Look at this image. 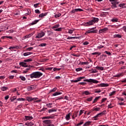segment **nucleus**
<instances>
[{
	"label": "nucleus",
	"instance_id": "nucleus-1",
	"mask_svg": "<svg viewBox=\"0 0 126 126\" xmlns=\"http://www.w3.org/2000/svg\"><path fill=\"white\" fill-rule=\"evenodd\" d=\"M43 73H41L39 71L33 72L31 74L29 75V77L31 78H40L41 76H42Z\"/></svg>",
	"mask_w": 126,
	"mask_h": 126
},
{
	"label": "nucleus",
	"instance_id": "nucleus-2",
	"mask_svg": "<svg viewBox=\"0 0 126 126\" xmlns=\"http://www.w3.org/2000/svg\"><path fill=\"white\" fill-rule=\"evenodd\" d=\"M96 27L91 28V29L88 30L86 32L85 34H90L91 33H97L98 32V30H95Z\"/></svg>",
	"mask_w": 126,
	"mask_h": 126
},
{
	"label": "nucleus",
	"instance_id": "nucleus-3",
	"mask_svg": "<svg viewBox=\"0 0 126 126\" xmlns=\"http://www.w3.org/2000/svg\"><path fill=\"white\" fill-rule=\"evenodd\" d=\"M84 81H86L87 82H89L90 83H95V84L99 83L98 81L93 79H85L84 80Z\"/></svg>",
	"mask_w": 126,
	"mask_h": 126
},
{
	"label": "nucleus",
	"instance_id": "nucleus-4",
	"mask_svg": "<svg viewBox=\"0 0 126 126\" xmlns=\"http://www.w3.org/2000/svg\"><path fill=\"white\" fill-rule=\"evenodd\" d=\"M104 115H106V111H103L102 112L98 113L94 117V119L95 121L97 120V118H100L102 117V116H104Z\"/></svg>",
	"mask_w": 126,
	"mask_h": 126
},
{
	"label": "nucleus",
	"instance_id": "nucleus-5",
	"mask_svg": "<svg viewBox=\"0 0 126 126\" xmlns=\"http://www.w3.org/2000/svg\"><path fill=\"white\" fill-rule=\"evenodd\" d=\"M43 126H55L53 124H51V120H44L43 121Z\"/></svg>",
	"mask_w": 126,
	"mask_h": 126
},
{
	"label": "nucleus",
	"instance_id": "nucleus-6",
	"mask_svg": "<svg viewBox=\"0 0 126 126\" xmlns=\"http://www.w3.org/2000/svg\"><path fill=\"white\" fill-rule=\"evenodd\" d=\"M45 33L44 32H41L37 34L35 38L40 39V38H42V37H44L45 36Z\"/></svg>",
	"mask_w": 126,
	"mask_h": 126
},
{
	"label": "nucleus",
	"instance_id": "nucleus-7",
	"mask_svg": "<svg viewBox=\"0 0 126 126\" xmlns=\"http://www.w3.org/2000/svg\"><path fill=\"white\" fill-rule=\"evenodd\" d=\"M37 99H38L37 97H33L32 98V96H28L27 97V101H28L29 102H31L33 100H37Z\"/></svg>",
	"mask_w": 126,
	"mask_h": 126
},
{
	"label": "nucleus",
	"instance_id": "nucleus-8",
	"mask_svg": "<svg viewBox=\"0 0 126 126\" xmlns=\"http://www.w3.org/2000/svg\"><path fill=\"white\" fill-rule=\"evenodd\" d=\"M84 78H85V77H80L78 78H77V80H73L71 81V82H79V81H81L82 79H84Z\"/></svg>",
	"mask_w": 126,
	"mask_h": 126
},
{
	"label": "nucleus",
	"instance_id": "nucleus-9",
	"mask_svg": "<svg viewBox=\"0 0 126 126\" xmlns=\"http://www.w3.org/2000/svg\"><path fill=\"white\" fill-rule=\"evenodd\" d=\"M94 24H93V22H92V20L91 21H89L88 22H86L84 24V26H91L92 25H94Z\"/></svg>",
	"mask_w": 126,
	"mask_h": 126
},
{
	"label": "nucleus",
	"instance_id": "nucleus-10",
	"mask_svg": "<svg viewBox=\"0 0 126 126\" xmlns=\"http://www.w3.org/2000/svg\"><path fill=\"white\" fill-rule=\"evenodd\" d=\"M20 65L21 66H23L24 67H28L29 65H27V63L24 62H20L19 63Z\"/></svg>",
	"mask_w": 126,
	"mask_h": 126
},
{
	"label": "nucleus",
	"instance_id": "nucleus-11",
	"mask_svg": "<svg viewBox=\"0 0 126 126\" xmlns=\"http://www.w3.org/2000/svg\"><path fill=\"white\" fill-rule=\"evenodd\" d=\"M92 22L94 24H95V23H98L99 22V18L93 17L92 19Z\"/></svg>",
	"mask_w": 126,
	"mask_h": 126
},
{
	"label": "nucleus",
	"instance_id": "nucleus-12",
	"mask_svg": "<svg viewBox=\"0 0 126 126\" xmlns=\"http://www.w3.org/2000/svg\"><path fill=\"white\" fill-rule=\"evenodd\" d=\"M108 30H109V29H108V28H105L99 30V32L101 33H105V32H106V31H108Z\"/></svg>",
	"mask_w": 126,
	"mask_h": 126
},
{
	"label": "nucleus",
	"instance_id": "nucleus-13",
	"mask_svg": "<svg viewBox=\"0 0 126 126\" xmlns=\"http://www.w3.org/2000/svg\"><path fill=\"white\" fill-rule=\"evenodd\" d=\"M78 11H83V10L80 8L74 9L71 11V12L75 13V12H78Z\"/></svg>",
	"mask_w": 126,
	"mask_h": 126
},
{
	"label": "nucleus",
	"instance_id": "nucleus-14",
	"mask_svg": "<svg viewBox=\"0 0 126 126\" xmlns=\"http://www.w3.org/2000/svg\"><path fill=\"white\" fill-rule=\"evenodd\" d=\"M80 37H77V36H68L67 38H66L67 40H72V39H74V40L76 39H79Z\"/></svg>",
	"mask_w": 126,
	"mask_h": 126
},
{
	"label": "nucleus",
	"instance_id": "nucleus-15",
	"mask_svg": "<svg viewBox=\"0 0 126 126\" xmlns=\"http://www.w3.org/2000/svg\"><path fill=\"white\" fill-rule=\"evenodd\" d=\"M111 4L112 5L111 6V8H113V9L116 8L117 7V2H111Z\"/></svg>",
	"mask_w": 126,
	"mask_h": 126
},
{
	"label": "nucleus",
	"instance_id": "nucleus-16",
	"mask_svg": "<svg viewBox=\"0 0 126 126\" xmlns=\"http://www.w3.org/2000/svg\"><path fill=\"white\" fill-rule=\"evenodd\" d=\"M28 89H29V90H30V91L34 90V89H36V86L32 85L30 87H29Z\"/></svg>",
	"mask_w": 126,
	"mask_h": 126
},
{
	"label": "nucleus",
	"instance_id": "nucleus-17",
	"mask_svg": "<svg viewBox=\"0 0 126 126\" xmlns=\"http://www.w3.org/2000/svg\"><path fill=\"white\" fill-rule=\"evenodd\" d=\"M122 37H123V35L122 34H114L113 35V37L114 38H118L119 39L122 38Z\"/></svg>",
	"mask_w": 126,
	"mask_h": 126
},
{
	"label": "nucleus",
	"instance_id": "nucleus-18",
	"mask_svg": "<svg viewBox=\"0 0 126 126\" xmlns=\"http://www.w3.org/2000/svg\"><path fill=\"white\" fill-rule=\"evenodd\" d=\"M98 86H100V87H108L109 86V84H105V83H101L98 85Z\"/></svg>",
	"mask_w": 126,
	"mask_h": 126
},
{
	"label": "nucleus",
	"instance_id": "nucleus-19",
	"mask_svg": "<svg viewBox=\"0 0 126 126\" xmlns=\"http://www.w3.org/2000/svg\"><path fill=\"white\" fill-rule=\"evenodd\" d=\"M124 75H125L124 73L122 72L117 74L115 76V77H121V76H124Z\"/></svg>",
	"mask_w": 126,
	"mask_h": 126
},
{
	"label": "nucleus",
	"instance_id": "nucleus-20",
	"mask_svg": "<svg viewBox=\"0 0 126 126\" xmlns=\"http://www.w3.org/2000/svg\"><path fill=\"white\" fill-rule=\"evenodd\" d=\"M39 20H35L31 23V25H35V24H37Z\"/></svg>",
	"mask_w": 126,
	"mask_h": 126
},
{
	"label": "nucleus",
	"instance_id": "nucleus-21",
	"mask_svg": "<svg viewBox=\"0 0 126 126\" xmlns=\"http://www.w3.org/2000/svg\"><path fill=\"white\" fill-rule=\"evenodd\" d=\"M31 66V65H29L28 68H26L25 70H23V73H27V72H28V70H30Z\"/></svg>",
	"mask_w": 126,
	"mask_h": 126
},
{
	"label": "nucleus",
	"instance_id": "nucleus-22",
	"mask_svg": "<svg viewBox=\"0 0 126 126\" xmlns=\"http://www.w3.org/2000/svg\"><path fill=\"white\" fill-rule=\"evenodd\" d=\"M70 119V113L67 114L65 116V119L66 121H69V119Z\"/></svg>",
	"mask_w": 126,
	"mask_h": 126
},
{
	"label": "nucleus",
	"instance_id": "nucleus-23",
	"mask_svg": "<svg viewBox=\"0 0 126 126\" xmlns=\"http://www.w3.org/2000/svg\"><path fill=\"white\" fill-rule=\"evenodd\" d=\"M95 68L98 70H104V67L102 66H97L95 67Z\"/></svg>",
	"mask_w": 126,
	"mask_h": 126
},
{
	"label": "nucleus",
	"instance_id": "nucleus-24",
	"mask_svg": "<svg viewBox=\"0 0 126 126\" xmlns=\"http://www.w3.org/2000/svg\"><path fill=\"white\" fill-rule=\"evenodd\" d=\"M25 118L27 120H33V117L32 116H25Z\"/></svg>",
	"mask_w": 126,
	"mask_h": 126
},
{
	"label": "nucleus",
	"instance_id": "nucleus-25",
	"mask_svg": "<svg viewBox=\"0 0 126 126\" xmlns=\"http://www.w3.org/2000/svg\"><path fill=\"white\" fill-rule=\"evenodd\" d=\"M83 95H90V92L88 91H84L82 93Z\"/></svg>",
	"mask_w": 126,
	"mask_h": 126
},
{
	"label": "nucleus",
	"instance_id": "nucleus-26",
	"mask_svg": "<svg viewBox=\"0 0 126 126\" xmlns=\"http://www.w3.org/2000/svg\"><path fill=\"white\" fill-rule=\"evenodd\" d=\"M100 96H96L95 99L93 101V103L94 104V103H96V102H97V101H98L99 99H100Z\"/></svg>",
	"mask_w": 126,
	"mask_h": 126
},
{
	"label": "nucleus",
	"instance_id": "nucleus-27",
	"mask_svg": "<svg viewBox=\"0 0 126 126\" xmlns=\"http://www.w3.org/2000/svg\"><path fill=\"white\" fill-rule=\"evenodd\" d=\"M54 117L47 116L42 118V120H49L50 119H53Z\"/></svg>",
	"mask_w": 126,
	"mask_h": 126
},
{
	"label": "nucleus",
	"instance_id": "nucleus-28",
	"mask_svg": "<svg viewBox=\"0 0 126 126\" xmlns=\"http://www.w3.org/2000/svg\"><path fill=\"white\" fill-rule=\"evenodd\" d=\"M25 125L26 126H34V124L33 123V122H28V123H26Z\"/></svg>",
	"mask_w": 126,
	"mask_h": 126
},
{
	"label": "nucleus",
	"instance_id": "nucleus-29",
	"mask_svg": "<svg viewBox=\"0 0 126 126\" xmlns=\"http://www.w3.org/2000/svg\"><path fill=\"white\" fill-rule=\"evenodd\" d=\"M32 54H33L32 52H26L24 53L23 56H24V57H26L27 56H29L30 55H32Z\"/></svg>",
	"mask_w": 126,
	"mask_h": 126
},
{
	"label": "nucleus",
	"instance_id": "nucleus-30",
	"mask_svg": "<svg viewBox=\"0 0 126 126\" xmlns=\"http://www.w3.org/2000/svg\"><path fill=\"white\" fill-rule=\"evenodd\" d=\"M121 8H126V3H121L119 5Z\"/></svg>",
	"mask_w": 126,
	"mask_h": 126
},
{
	"label": "nucleus",
	"instance_id": "nucleus-31",
	"mask_svg": "<svg viewBox=\"0 0 126 126\" xmlns=\"http://www.w3.org/2000/svg\"><path fill=\"white\" fill-rule=\"evenodd\" d=\"M48 13H41L39 15V17H44V16H47Z\"/></svg>",
	"mask_w": 126,
	"mask_h": 126
},
{
	"label": "nucleus",
	"instance_id": "nucleus-32",
	"mask_svg": "<svg viewBox=\"0 0 126 126\" xmlns=\"http://www.w3.org/2000/svg\"><path fill=\"white\" fill-rule=\"evenodd\" d=\"M90 125H91V122L88 121L84 124L83 126H90Z\"/></svg>",
	"mask_w": 126,
	"mask_h": 126
},
{
	"label": "nucleus",
	"instance_id": "nucleus-33",
	"mask_svg": "<svg viewBox=\"0 0 126 126\" xmlns=\"http://www.w3.org/2000/svg\"><path fill=\"white\" fill-rule=\"evenodd\" d=\"M111 21L112 22H118V21H119V19L117 18H113L111 19Z\"/></svg>",
	"mask_w": 126,
	"mask_h": 126
},
{
	"label": "nucleus",
	"instance_id": "nucleus-34",
	"mask_svg": "<svg viewBox=\"0 0 126 126\" xmlns=\"http://www.w3.org/2000/svg\"><path fill=\"white\" fill-rule=\"evenodd\" d=\"M90 71H91V73H96L98 72V71H97V70L93 69L90 70Z\"/></svg>",
	"mask_w": 126,
	"mask_h": 126
},
{
	"label": "nucleus",
	"instance_id": "nucleus-35",
	"mask_svg": "<svg viewBox=\"0 0 126 126\" xmlns=\"http://www.w3.org/2000/svg\"><path fill=\"white\" fill-rule=\"evenodd\" d=\"M62 94H63V93H62L56 92L54 94H53L52 95L53 96H57L58 95H61Z\"/></svg>",
	"mask_w": 126,
	"mask_h": 126
},
{
	"label": "nucleus",
	"instance_id": "nucleus-36",
	"mask_svg": "<svg viewBox=\"0 0 126 126\" xmlns=\"http://www.w3.org/2000/svg\"><path fill=\"white\" fill-rule=\"evenodd\" d=\"M33 61L32 59H26L24 60L25 63H29V62H32Z\"/></svg>",
	"mask_w": 126,
	"mask_h": 126
},
{
	"label": "nucleus",
	"instance_id": "nucleus-37",
	"mask_svg": "<svg viewBox=\"0 0 126 126\" xmlns=\"http://www.w3.org/2000/svg\"><path fill=\"white\" fill-rule=\"evenodd\" d=\"M19 78H20V79H21V80H22L23 81H25V80H26V78L23 76H20L19 77Z\"/></svg>",
	"mask_w": 126,
	"mask_h": 126
},
{
	"label": "nucleus",
	"instance_id": "nucleus-38",
	"mask_svg": "<svg viewBox=\"0 0 126 126\" xmlns=\"http://www.w3.org/2000/svg\"><path fill=\"white\" fill-rule=\"evenodd\" d=\"M92 55H93V56H94V55H98V56H100L101 55V53H99L98 52H96L92 53Z\"/></svg>",
	"mask_w": 126,
	"mask_h": 126
},
{
	"label": "nucleus",
	"instance_id": "nucleus-39",
	"mask_svg": "<svg viewBox=\"0 0 126 126\" xmlns=\"http://www.w3.org/2000/svg\"><path fill=\"white\" fill-rule=\"evenodd\" d=\"M53 112H57V110L55 109H50L48 113H53Z\"/></svg>",
	"mask_w": 126,
	"mask_h": 126
},
{
	"label": "nucleus",
	"instance_id": "nucleus-40",
	"mask_svg": "<svg viewBox=\"0 0 126 126\" xmlns=\"http://www.w3.org/2000/svg\"><path fill=\"white\" fill-rule=\"evenodd\" d=\"M39 47H46V46H47V44L46 43H41L40 44H39Z\"/></svg>",
	"mask_w": 126,
	"mask_h": 126
},
{
	"label": "nucleus",
	"instance_id": "nucleus-41",
	"mask_svg": "<svg viewBox=\"0 0 126 126\" xmlns=\"http://www.w3.org/2000/svg\"><path fill=\"white\" fill-rule=\"evenodd\" d=\"M53 105V103H47L46 104L47 107L48 108H52V105Z\"/></svg>",
	"mask_w": 126,
	"mask_h": 126
},
{
	"label": "nucleus",
	"instance_id": "nucleus-42",
	"mask_svg": "<svg viewBox=\"0 0 126 126\" xmlns=\"http://www.w3.org/2000/svg\"><path fill=\"white\" fill-rule=\"evenodd\" d=\"M92 100H93V96H91L87 99V101H88L89 102H91Z\"/></svg>",
	"mask_w": 126,
	"mask_h": 126
},
{
	"label": "nucleus",
	"instance_id": "nucleus-43",
	"mask_svg": "<svg viewBox=\"0 0 126 126\" xmlns=\"http://www.w3.org/2000/svg\"><path fill=\"white\" fill-rule=\"evenodd\" d=\"M1 90H2V91H6V90H7V88L5 87H2L1 88Z\"/></svg>",
	"mask_w": 126,
	"mask_h": 126
},
{
	"label": "nucleus",
	"instance_id": "nucleus-44",
	"mask_svg": "<svg viewBox=\"0 0 126 126\" xmlns=\"http://www.w3.org/2000/svg\"><path fill=\"white\" fill-rule=\"evenodd\" d=\"M59 27H60V25H55L53 27L52 29H55V28H59Z\"/></svg>",
	"mask_w": 126,
	"mask_h": 126
},
{
	"label": "nucleus",
	"instance_id": "nucleus-45",
	"mask_svg": "<svg viewBox=\"0 0 126 126\" xmlns=\"http://www.w3.org/2000/svg\"><path fill=\"white\" fill-rule=\"evenodd\" d=\"M61 15H62V14H61V13L56 14L55 15V17L56 18H58V17H60V16H61Z\"/></svg>",
	"mask_w": 126,
	"mask_h": 126
},
{
	"label": "nucleus",
	"instance_id": "nucleus-46",
	"mask_svg": "<svg viewBox=\"0 0 126 126\" xmlns=\"http://www.w3.org/2000/svg\"><path fill=\"white\" fill-rule=\"evenodd\" d=\"M84 112V110H81L79 114V117H80V116H81V115L83 114Z\"/></svg>",
	"mask_w": 126,
	"mask_h": 126
},
{
	"label": "nucleus",
	"instance_id": "nucleus-47",
	"mask_svg": "<svg viewBox=\"0 0 126 126\" xmlns=\"http://www.w3.org/2000/svg\"><path fill=\"white\" fill-rule=\"evenodd\" d=\"M100 110H101V108H100V107L94 108V111H100Z\"/></svg>",
	"mask_w": 126,
	"mask_h": 126
},
{
	"label": "nucleus",
	"instance_id": "nucleus-48",
	"mask_svg": "<svg viewBox=\"0 0 126 126\" xmlns=\"http://www.w3.org/2000/svg\"><path fill=\"white\" fill-rule=\"evenodd\" d=\"M63 28H59L58 29H54V31H62Z\"/></svg>",
	"mask_w": 126,
	"mask_h": 126
},
{
	"label": "nucleus",
	"instance_id": "nucleus-49",
	"mask_svg": "<svg viewBox=\"0 0 126 126\" xmlns=\"http://www.w3.org/2000/svg\"><path fill=\"white\" fill-rule=\"evenodd\" d=\"M108 14H109V12H102L101 14V15H103L104 16H106V15H108Z\"/></svg>",
	"mask_w": 126,
	"mask_h": 126
},
{
	"label": "nucleus",
	"instance_id": "nucleus-50",
	"mask_svg": "<svg viewBox=\"0 0 126 126\" xmlns=\"http://www.w3.org/2000/svg\"><path fill=\"white\" fill-rule=\"evenodd\" d=\"M33 49H34V48H33V47L28 48L26 49V51H32V50H33Z\"/></svg>",
	"mask_w": 126,
	"mask_h": 126
},
{
	"label": "nucleus",
	"instance_id": "nucleus-51",
	"mask_svg": "<svg viewBox=\"0 0 126 126\" xmlns=\"http://www.w3.org/2000/svg\"><path fill=\"white\" fill-rule=\"evenodd\" d=\"M53 70L54 71H59L61 70V68H58L55 67V68H53Z\"/></svg>",
	"mask_w": 126,
	"mask_h": 126
},
{
	"label": "nucleus",
	"instance_id": "nucleus-52",
	"mask_svg": "<svg viewBox=\"0 0 126 126\" xmlns=\"http://www.w3.org/2000/svg\"><path fill=\"white\" fill-rule=\"evenodd\" d=\"M57 88H54L52 90H50V92H55L57 91Z\"/></svg>",
	"mask_w": 126,
	"mask_h": 126
},
{
	"label": "nucleus",
	"instance_id": "nucleus-53",
	"mask_svg": "<svg viewBox=\"0 0 126 126\" xmlns=\"http://www.w3.org/2000/svg\"><path fill=\"white\" fill-rule=\"evenodd\" d=\"M17 101H25V99L23 98H19L17 99Z\"/></svg>",
	"mask_w": 126,
	"mask_h": 126
},
{
	"label": "nucleus",
	"instance_id": "nucleus-54",
	"mask_svg": "<svg viewBox=\"0 0 126 126\" xmlns=\"http://www.w3.org/2000/svg\"><path fill=\"white\" fill-rule=\"evenodd\" d=\"M35 13H38V14H40L41 13V11L39 9H36L35 10Z\"/></svg>",
	"mask_w": 126,
	"mask_h": 126
},
{
	"label": "nucleus",
	"instance_id": "nucleus-55",
	"mask_svg": "<svg viewBox=\"0 0 126 126\" xmlns=\"http://www.w3.org/2000/svg\"><path fill=\"white\" fill-rule=\"evenodd\" d=\"M32 36V34L30 33L29 34L26 35L25 38H30Z\"/></svg>",
	"mask_w": 126,
	"mask_h": 126
},
{
	"label": "nucleus",
	"instance_id": "nucleus-56",
	"mask_svg": "<svg viewBox=\"0 0 126 126\" xmlns=\"http://www.w3.org/2000/svg\"><path fill=\"white\" fill-rule=\"evenodd\" d=\"M15 99H16V96H13V97H11V102H13L14 101V100H15Z\"/></svg>",
	"mask_w": 126,
	"mask_h": 126
},
{
	"label": "nucleus",
	"instance_id": "nucleus-57",
	"mask_svg": "<svg viewBox=\"0 0 126 126\" xmlns=\"http://www.w3.org/2000/svg\"><path fill=\"white\" fill-rule=\"evenodd\" d=\"M116 93V91H113L109 94V96H113Z\"/></svg>",
	"mask_w": 126,
	"mask_h": 126
},
{
	"label": "nucleus",
	"instance_id": "nucleus-58",
	"mask_svg": "<svg viewBox=\"0 0 126 126\" xmlns=\"http://www.w3.org/2000/svg\"><path fill=\"white\" fill-rule=\"evenodd\" d=\"M82 69H83L82 68H80V67L77 68L76 69V71L77 72L80 71L81 70H82Z\"/></svg>",
	"mask_w": 126,
	"mask_h": 126
},
{
	"label": "nucleus",
	"instance_id": "nucleus-59",
	"mask_svg": "<svg viewBox=\"0 0 126 126\" xmlns=\"http://www.w3.org/2000/svg\"><path fill=\"white\" fill-rule=\"evenodd\" d=\"M81 64H89V63L88 62H81Z\"/></svg>",
	"mask_w": 126,
	"mask_h": 126
},
{
	"label": "nucleus",
	"instance_id": "nucleus-60",
	"mask_svg": "<svg viewBox=\"0 0 126 126\" xmlns=\"http://www.w3.org/2000/svg\"><path fill=\"white\" fill-rule=\"evenodd\" d=\"M89 44V42H88V41H85L83 43V45H84V46L88 45Z\"/></svg>",
	"mask_w": 126,
	"mask_h": 126
},
{
	"label": "nucleus",
	"instance_id": "nucleus-61",
	"mask_svg": "<svg viewBox=\"0 0 126 126\" xmlns=\"http://www.w3.org/2000/svg\"><path fill=\"white\" fill-rule=\"evenodd\" d=\"M101 92V90H95L94 91V93H100Z\"/></svg>",
	"mask_w": 126,
	"mask_h": 126
},
{
	"label": "nucleus",
	"instance_id": "nucleus-62",
	"mask_svg": "<svg viewBox=\"0 0 126 126\" xmlns=\"http://www.w3.org/2000/svg\"><path fill=\"white\" fill-rule=\"evenodd\" d=\"M27 11H28V14L29 15H31V11L30 9H28L27 10Z\"/></svg>",
	"mask_w": 126,
	"mask_h": 126
},
{
	"label": "nucleus",
	"instance_id": "nucleus-63",
	"mask_svg": "<svg viewBox=\"0 0 126 126\" xmlns=\"http://www.w3.org/2000/svg\"><path fill=\"white\" fill-rule=\"evenodd\" d=\"M120 82H122V83H125L126 82V78L124 79V80H121Z\"/></svg>",
	"mask_w": 126,
	"mask_h": 126
},
{
	"label": "nucleus",
	"instance_id": "nucleus-64",
	"mask_svg": "<svg viewBox=\"0 0 126 126\" xmlns=\"http://www.w3.org/2000/svg\"><path fill=\"white\" fill-rule=\"evenodd\" d=\"M123 30H124V31H125V32H126V26H124L122 28Z\"/></svg>",
	"mask_w": 126,
	"mask_h": 126
}]
</instances>
